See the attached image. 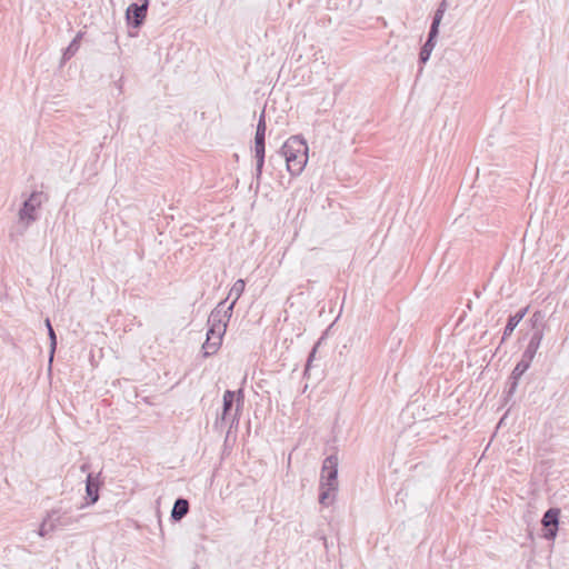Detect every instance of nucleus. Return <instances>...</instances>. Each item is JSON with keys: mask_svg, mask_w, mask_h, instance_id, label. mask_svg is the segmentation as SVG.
Wrapping results in <instances>:
<instances>
[{"mask_svg": "<svg viewBox=\"0 0 569 569\" xmlns=\"http://www.w3.org/2000/svg\"><path fill=\"white\" fill-rule=\"evenodd\" d=\"M308 146L301 136L290 137L281 147L280 156L284 159L291 176H299L308 162Z\"/></svg>", "mask_w": 569, "mask_h": 569, "instance_id": "obj_1", "label": "nucleus"}, {"mask_svg": "<svg viewBox=\"0 0 569 569\" xmlns=\"http://www.w3.org/2000/svg\"><path fill=\"white\" fill-rule=\"evenodd\" d=\"M266 113L264 110L259 116L256 134H254V157H256V181L259 186L266 157Z\"/></svg>", "mask_w": 569, "mask_h": 569, "instance_id": "obj_2", "label": "nucleus"}, {"mask_svg": "<svg viewBox=\"0 0 569 569\" xmlns=\"http://www.w3.org/2000/svg\"><path fill=\"white\" fill-rule=\"evenodd\" d=\"M226 301H221L211 311L208 318L209 329H214L218 335L223 336L226 333L227 323L231 318L233 306H224Z\"/></svg>", "mask_w": 569, "mask_h": 569, "instance_id": "obj_3", "label": "nucleus"}, {"mask_svg": "<svg viewBox=\"0 0 569 569\" xmlns=\"http://www.w3.org/2000/svg\"><path fill=\"white\" fill-rule=\"evenodd\" d=\"M42 203V192L33 191L19 210V220L26 226L37 220L36 211Z\"/></svg>", "mask_w": 569, "mask_h": 569, "instance_id": "obj_4", "label": "nucleus"}, {"mask_svg": "<svg viewBox=\"0 0 569 569\" xmlns=\"http://www.w3.org/2000/svg\"><path fill=\"white\" fill-rule=\"evenodd\" d=\"M338 457L336 455L328 456L321 468V487L328 486L330 489H338Z\"/></svg>", "mask_w": 569, "mask_h": 569, "instance_id": "obj_5", "label": "nucleus"}, {"mask_svg": "<svg viewBox=\"0 0 569 569\" xmlns=\"http://www.w3.org/2000/svg\"><path fill=\"white\" fill-rule=\"evenodd\" d=\"M149 7V0H143L141 4L131 3L127 8L126 19L129 26L139 28L142 26Z\"/></svg>", "mask_w": 569, "mask_h": 569, "instance_id": "obj_6", "label": "nucleus"}, {"mask_svg": "<svg viewBox=\"0 0 569 569\" xmlns=\"http://www.w3.org/2000/svg\"><path fill=\"white\" fill-rule=\"evenodd\" d=\"M559 515L560 510L558 508H550L545 512L541 519V525L545 530L543 537L546 539H555V537L557 536Z\"/></svg>", "mask_w": 569, "mask_h": 569, "instance_id": "obj_7", "label": "nucleus"}, {"mask_svg": "<svg viewBox=\"0 0 569 569\" xmlns=\"http://www.w3.org/2000/svg\"><path fill=\"white\" fill-rule=\"evenodd\" d=\"M530 365L531 361L526 360L525 358L521 357L520 361L516 365L508 379V396H512L516 392L520 378L530 368Z\"/></svg>", "mask_w": 569, "mask_h": 569, "instance_id": "obj_8", "label": "nucleus"}, {"mask_svg": "<svg viewBox=\"0 0 569 569\" xmlns=\"http://www.w3.org/2000/svg\"><path fill=\"white\" fill-rule=\"evenodd\" d=\"M222 337L223 336L218 335L214 329H208L207 339L202 345L204 357L214 355L219 350L222 342Z\"/></svg>", "mask_w": 569, "mask_h": 569, "instance_id": "obj_9", "label": "nucleus"}, {"mask_svg": "<svg viewBox=\"0 0 569 569\" xmlns=\"http://www.w3.org/2000/svg\"><path fill=\"white\" fill-rule=\"evenodd\" d=\"M528 309H529V307H525L508 318V322H507L503 333H502L501 343H503L512 335L516 327L527 315Z\"/></svg>", "mask_w": 569, "mask_h": 569, "instance_id": "obj_10", "label": "nucleus"}, {"mask_svg": "<svg viewBox=\"0 0 569 569\" xmlns=\"http://www.w3.org/2000/svg\"><path fill=\"white\" fill-rule=\"evenodd\" d=\"M234 398H236V392L234 391H231V390H226L224 391V393H223L222 413H221L220 418L217 419L216 425H218L219 422L220 423H224V422H228V421L231 422L232 417H230V411H231V409L233 407Z\"/></svg>", "mask_w": 569, "mask_h": 569, "instance_id": "obj_11", "label": "nucleus"}, {"mask_svg": "<svg viewBox=\"0 0 569 569\" xmlns=\"http://www.w3.org/2000/svg\"><path fill=\"white\" fill-rule=\"evenodd\" d=\"M189 501L184 498H178L171 510V519L173 521H180L189 512Z\"/></svg>", "mask_w": 569, "mask_h": 569, "instance_id": "obj_12", "label": "nucleus"}, {"mask_svg": "<svg viewBox=\"0 0 569 569\" xmlns=\"http://www.w3.org/2000/svg\"><path fill=\"white\" fill-rule=\"evenodd\" d=\"M86 492L89 498V503H94L99 499V481L93 477L92 473L87 476L86 480Z\"/></svg>", "mask_w": 569, "mask_h": 569, "instance_id": "obj_13", "label": "nucleus"}, {"mask_svg": "<svg viewBox=\"0 0 569 569\" xmlns=\"http://www.w3.org/2000/svg\"><path fill=\"white\" fill-rule=\"evenodd\" d=\"M56 515V510H52L48 513V516L44 518V520L41 522L38 535L40 537H46L50 532L58 529V525L53 521V517Z\"/></svg>", "mask_w": 569, "mask_h": 569, "instance_id": "obj_14", "label": "nucleus"}, {"mask_svg": "<svg viewBox=\"0 0 569 569\" xmlns=\"http://www.w3.org/2000/svg\"><path fill=\"white\" fill-rule=\"evenodd\" d=\"M445 11H446V2L442 1L439 4L438 9L436 10L433 19H432V23H431V27L429 30V33L431 34V37H438L439 26L443 18Z\"/></svg>", "mask_w": 569, "mask_h": 569, "instance_id": "obj_15", "label": "nucleus"}, {"mask_svg": "<svg viewBox=\"0 0 569 569\" xmlns=\"http://www.w3.org/2000/svg\"><path fill=\"white\" fill-rule=\"evenodd\" d=\"M436 38L437 37H431L430 33L428 34V39L425 42V44L422 46L420 53H419L420 63H426L429 60L430 54L435 48Z\"/></svg>", "mask_w": 569, "mask_h": 569, "instance_id": "obj_16", "label": "nucleus"}, {"mask_svg": "<svg viewBox=\"0 0 569 569\" xmlns=\"http://www.w3.org/2000/svg\"><path fill=\"white\" fill-rule=\"evenodd\" d=\"M244 287H246V282L244 280L242 279H238L233 286L231 287L230 291H229V295H228V298L232 297L233 300L231 301L230 305H232L234 307L236 302L238 301V299L241 297V295L243 293L244 291Z\"/></svg>", "mask_w": 569, "mask_h": 569, "instance_id": "obj_17", "label": "nucleus"}, {"mask_svg": "<svg viewBox=\"0 0 569 569\" xmlns=\"http://www.w3.org/2000/svg\"><path fill=\"white\" fill-rule=\"evenodd\" d=\"M234 392H236L234 401H237V407H236L234 415L232 416V419H231L230 428H232L233 423L239 422L240 410L243 405V398H244L243 389H239L238 391H234Z\"/></svg>", "mask_w": 569, "mask_h": 569, "instance_id": "obj_18", "label": "nucleus"}, {"mask_svg": "<svg viewBox=\"0 0 569 569\" xmlns=\"http://www.w3.org/2000/svg\"><path fill=\"white\" fill-rule=\"evenodd\" d=\"M531 329H545L546 322H545V315L542 311L537 310L533 312L531 318L529 319Z\"/></svg>", "mask_w": 569, "mask_h": 569, "instance_id": "obj_19", "label": "nucleus"}, {"mask_svg": "<svg viewBox=\"0 0 569 569\" xmlns=\"http://www.w3.org/2000/svg\"><path fill=\"white\" fill-rule=\"evenodd\" d=\"M46 327L48 329V336L50 339V362H51L53 359L56 348H57V336H56L52 325L48 318L46 319Z\"/></svg>", "mask_w": 569, "mask_h": 569, "instance_id": "obj_20", "label": "nucleus"}, {"mask_svg": "<svg viewBox=\"0 0 569 569\" xmlns=\"http://www.w3.org/2000/svg\"><path fill=\"white\" fill-rule=\"evenodd\" d=\"M320 493H319V502L323 506H328L330 503L329 498L330 493H335L338 489H330L328 486L321 487L319 486Z\"/></svg>", "mask_w": 569, "mask_h": 569, "instance_id": "obj_21", "label": "nucleus"}, {"mask_svg": "<svg viewBox=\"0 0 569 569\" xmlns=\"http://www.w3.org/2000/svg\"><path fill=\"white\" fill-rule=\"evenodd\" d=\"M81 34L79 33L71 42L70 44L67 47V49L64 50L63 52V58L64 59H70L72 56L76 54V52L78 51L79 49V39H80Z\"/></svg>", "mask_w": 569, "mask_h": 569, "instance_id": "obj_22", "label": "nucleus"}, {"mask_svg": "<svg viewBox=\"0 0 569 569\" xmlns=\"http://www.w3.org/2000/svg\"><path fill=\"white\" fill-rule=\"evenodd\" d=\"M540 346L533 343V342H528V346L527 348L525 349V351L522 352L521 357L525 358L526 360H529L532 362L538 349H539Z\"/></svg>", "mask_w": 569, "mask_h": 569, "instance_id": "obj_23", "label": "nucleus"}, {"mask_svg": "<svg viewBox=\"0 0 569 569\" xmlns=\"http://www.w3.org/2000/svg\"><path fill=\"white\" fill-rule=\"evenodd\" d=\"M53 521L56 522V525H58V529H61V528H64V527H67V526H69L71 523V518L70 517L60 516V515H58V511H56V515L53 517Z\"/></svg>", "mask_w": 569, "mask_h": 569, "instance_id": "obj_24", "label": "nucleus"}, {"mask_svg": "<svg viewBox=\"0 0 569 569\" xmlns=\"http://www.w3.org/2000/svg\"><path fill=\"white\" fill-rule=\"evenodd\" d=\"M531 330H532V332H531L529 342H533V343L540 346L541 341L543 339V330L545 329H531Z\"/></svg>", "mask_w": 569, "mask_h": 569, "instance_id": "obj_25", "label": "nucleus"}, {"mask_svg": "<svg viewBox=\"0 0 569 569\" xmlns=\"http://www.w3.org/2000/svg\"><path fill=\"white\" fill-rule=\"evenodd\" d=\"M316 351H317V347H313V349L311 350L309 357H308V360H307V365H306V370H308L310 368V365L315 358V355H316Z\"/></svg>", "mask_w": 569, "mask_h": 569, "instance_id": "obj_26", "label": "nucleus"}, {"mask_svg": "<svg viewBox=\"0 0 569 569\" xmlns=\"http://www.w3.org/2000/svg\"><path fill=\"white\" fill-rule=\"evenodd\" d=\"M86 469H87V466H86V465H82L81 470H82V471H86Z\"/></svg>", "mask_w": 569, "mask_h": 569, "instance_id": "obj_27", "label": "nucleus"}, {"mask_svg": "<svg viewBox=\"0 0 569 569\" xmlns=\"http://www.w3.org/2000/svg\"><path fill=\"white\" fill-rule=\"evenodd\" d=\"M193 569H199L197 566Z\"/></svg>", "mask_w": 569, "mask_h": 569, "instance_id": "obj_28", "label": "nucleus"}]
</instances>
